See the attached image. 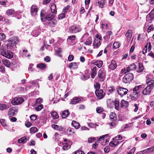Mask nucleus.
<instances>
[{"label":"nucleus","instance_id":"nucleus-1","mask_svg":"<svg viewBox=\"0 0 154 154\" xmlns=\"http://www.w3.org/2000/svg\"><path fill=\"white\" fill-rule=\"evenodd\" d=\"M0 54L2 56L9 58H11L13 57L12 52L10 50H8L6 48H3L1 50Z\"/></svg>","mask_w":154,"mask_h":154},{"label":"nucleus","instance_id":"nucleus-12","mask_svg":"<svg viewBox=\"0 0 154 154\" xmlns=\"http://www.w3.org/2000/svg\"><path fill=\"white\" fill-rule=\"evenodd\" d=\"M132 31L131 30H129L127 31L125 35L127 37V40L128 42H129L132 37Z\"/></svg>","mask_w":154,"mask_h":154},{"label":"nucleus","instance_id":"nucleus-42","mask_svg":"<svg viewBox=\"0 0 154 154\" xmlns=\"http://www.w3.org/2000/svg\"><path fill=\"white\" fill-rule=\"evenodd\" d=\"M39 34V32L38 31L36 30H34L32 32V34L35 37H36Z\"/></svg>","mask_w":154,"mask_h":154},{"label":"nucleus","instance_id":"nucleus-26","mask_svg":"<svg viewBox=\"0 0 154 154\" xmlns=\"http://www.w3.org/2000/svg\"><path fill=\"white\" fill-rule=\"evenodd\" d=\"M52 127L53 128L59 131H62L63 129L62 126H58L56 125H52Z\"/></svg>","mask_w":154,"mask_h":154},{"label":"nucleus","instance_id":"nucleus-60","mask_svg":"<svg viewBox=\"0 0 154 154\" xmlns=\"http://www.w3.org/2000/svg\"><path fill=\"white\" fill-rule=\"evenodd\" d=\"M5 38V36L3 33H0V39L2 40H4Z\"/></svg>","mask_w":154,"mask_h":154},{"label":"nucleus","instance_id":"nucleus-46","mask_svg":"<svg viewBox=\"0 0 154 154\" xmlns=\"http://www.w3.org/2000/svg\"><path fill=\"white\" fill-rule=\"evenodd\" d=\"M65 144L63 147V150H66L69 149L70 147V146H69L67 143H65Z\"/></svg>","mask_w":154,"mask_h":154},{"label":"nucleus","instance_id":"nucleus-49","mask_svg":"<svg viewBox=\"0 0 154 154\" xmlns=\"http://www.w3.org/2000/svg\"><path fill=\"white\" fill-rule=\"evenodd\" d=\"M43 106L42 104H40L35 108L36 110L37 111H39L43 108Z\"/></svg>","mask_w":154,"mask_h":154},{"label":"nucleus","instance_id":"nucleus-63","mask_svg":"<svg viewBox=\"0 0 154 154\" xmlns=\"http://www.w3.org/2000/svg\"><path fill=\"white\" fill-rule=\"evenodd\" d=\"M42 102V100L41 98H39L37 99L36 101V104H39L41 103Z\"/></svg>","mask_w":154,"mask_h":154},{"label":"nucleus","instance_id":"nucleus-24","mask_svg":"<svg viewBox=\"0 0 154 154\" xmlns=\"http://www.w3.org/2000/svg\"><path fill=\"white\" fill-rule=\"evenodd\" d=\"M68 67L69 69H71L72 68L73 69H75L77 68L78 66L77 63L75 62H74L70 63L69 64Z\"/></svg>","mask_w":154,"mask_h":154},{"label":"nucleus","instance_id":"nucleus-21","mask_svg":"<svg viewBox=\"0 0 154 154\" xmlns=\"http://www.w3.org/2000/svg\"><path fill=\"white\" fill-rule=\"evenodd\" d=\"M71 124L72 126L76 129H78L80 127L79 124L75 121H72Z\"/></svg>","mask_w":154,"mask_h":154},{"label":"nucleus","instance_id":"nucleus-38","mask_svg":"<svg viewBox=\"0 0 154 154\" xmlns=\"http://www.w3.org/2000/svg\"><path fill=\"white\" fill-rule=\"evenodd\" d=\"M139 69L137 71V72H141L143 71V64L140 63H139Z\"/></svg>","mask_w":154,"mask_h":154},{"label":"nucleus","instance_id":"nucleus-58","mask_svg":"<svg viewBox=\"0 0 154 154\" xmlns=\"http://www.w3.org/2000/svg\"><path fill=\"white\" fill-rule=\"evenodd\" d=\"M70 6L69 5H67L63 9V11L64 12H66L67 11L69 10Z\"/></svg>","mask_w":154,"mask_h":154},{"label":"nucleus","instance_id":"nucleus-22","mask_svg":"<svg viewBox=\"0 0 154 154\" xmlns=\"http://www.w3.org/2000/svg\"><path fill=\"white\" fill-rule=\"evenodd\" d=\"M56 6L55 5L54 3H52L51 5V10L52 13L55 14L57 13V10L56 9Z\"/></svg>","mask_w":154,"mask_h":154},{"label":"nucleus","instance_id":"nucleus-55","mask_svg":"<svg viewBox=\"0 0 154 154\" xmlns=\"http://www.w3.org/2000/svg\"><path fill=\"white\" fill-rule=\"evenodd\" d=\"M7 106L4 104H0V110H3L5 109Z\"/></svg>","mask_w":154,"mask_h":154},{"label":"nucleus","instance_id":"nucleus-64","mask_svg":"<svg viewBox=\"0 0 154 154\" xmlns=\"http://www.w3.org/2000/svg\"><path fill=\"white\" fill-rule=\"evenodd\" d=\"M122 136L119 135L115 137V138L113 139V140H114V139H116V140H121L122 139Z\"/></svg>","mask_w":154,"mask_h":154},{"label":"nucleus","instance_id":"nucleus-43","mask_svg":"<svg viewBox=\"0 0 154 154\" xmlns=\"http://www.w3.org/2000/svg\"><path fill=\"white\" fill-rule=\"evenodd\" d=\"M38 131V129L37 128L35 127H31L30 129V131L31 133V132H33V133H35L37 132Z\"/></svg>","mask_w":154,"mask_h":154},{"label":"nucleus","instance_id":"nucleus-33","mask_svg":"<svg viewBox=\"0 0 154 154\" xmlns=\"http://www.w3.org/2000/svg\"><path fill=\"white\" fill-rule=\"evenodd\" d=\"M69 114V112L68 110L64 111L62 114V116L63 118H66Z\"/></svg>","mask_w":154,"mask_h":154},{"label":"nucleus","instance_id":"nucleus-4","mask_svg":"<svg viewBox=\"0 0 154 154\" xmlns=\"http://www.w3.org/2000/svg\"><path fill=\"white\" fill-rule=\"evenodd\" d=\"M24 101V99L22 97H16L12 100L11 103L14 105H19Z\"/></svg>","mask_w":154,"mask_h":154},{"label":"nucleus","instance_id":"nucleus-40","mask_svg":"<svg viewBox=\"0 0 154 154\" xmlns=\"http://www.w3.org/2000/svg\"><path fill=\"white\" fill-rule=\"evenodd\" d=\"M140 95V92H137L135 91H133V95L134 97L136 99L138 98V97Z\"/></svg>","mask_w":154,"mask_h":154},{"label":"nucleus","instance_id":"nucleus-62","mask_svg":"<svg viewBox=\"0 0 154 154\" xmlns=\"http://www.w3.org/2000/svg\"><path fill=\"white\" fill-rule=\"evenodd\" d=\"M74 154H84V153L82 151L77 150L75 152Z\"/></svg>","mask_w":154,"mask_h":154},{"label":"nucleus","instance_id":"nucleus-15","mask_svg":"<svg viewBox=\"0 0 154 154\" xmlns=\"http://www.w3.org/2000/svg\"><path fill=\"white\" fill-rule=\"evenodd\" d=\"M117 65L116 63L115 60H111V63L109 65V67L112 70H114L116 68Z\"/></svg>","mask_w":154,"mask_h":154},{"label":"nucleus","instance_id":"nucleus-54","mask_svg":"<svg viewBox=\"0 0 154 154\" xmlns=\"http://www.w3.org/2000/svg\"><path fill=\"white\" fill-rule=\"evenodd\" d=\"M65 17V14L64 13L60 14L58 16V18L59 19H62Z\"/></svg>","mask_w":154,"mask_h":154},{"label":"nucleus","instance_id":"nucleus-18","mask_svg":"<svg viewBox=\"0 0 154 154\" xmlns=\"http://www.w3.org/2000/svg\"><path fill=\"white\" fill-rule=\"evenodd\" d=\"M154 151V146H152L149 148H147L142 151L143 153H148L152 152Z\"/></svg>","mask_w":154,"mask_h":154},{"label":"nucleus","instance_id":"nucleus-28","mask_svg":"<svg viewBox=\"0 0 154 154\" xmlns=\"http://www.w3.org/2000/svg\"><path fill=\"white\" fill-rule=\"evenodd\" d=\"M106 3V0H102L98 2V5L99 7L103 8L104 7V5Z\"/></svg>","mask_w":154,"mask_h":154},{"label":"nucleus","instance_id":"nucleus-25","mask_svg":"<svg viewBox=\"0 0 154 154\" xmlns=\"http://www.w3.org/2000/svg\"><path fill=\"white\" fill-rule=\"evenodd\" d=\"M37 67L42 70L46 69L47 67L46 65L42 63L38 64L37 65Z\"/></svg>","mask_w":154,"mask_h":154},{"label":"nucleus","instance_id":"nucleus-39","mask_svg":"<svg viewBox=\"0 0 154 154\" xmlns=\"http://www.w3.org/2000/svg\"><path fill=\"white\" fill-rule=\"evenodd\" d=\"M108 91L111 93H112L116 91V90L114 87L112 86L109 88Z\"/></svg>","mask_w":154,"mask_h":154},{"label":"nucleus","instance_id":"nucleus-9","mask_svg":"<svg viewBox=\"0 0 154 154\" xmlns=\"http://www.w3.org/2000/svg\"><path fill=\"white\" fill-rule=\"evenodd\" d=\"M106 136H107V134L101 136L99 137L98 140L99 141L101 140H102V141H103L101 143V144L102 145H105L106 143L108 142L107 139L106 138Z\"/></svg>","mask_w":154,"mask_h":154},{"label":"nucleus","instance_id":"nucleus-59","mask_svg":"<svg viewBox=\"0 0 154 154\" xmlns=\"http://www.w3.org/2000/svg\"><path fill=\"white\" fill-rule=\"evenodd\" d=\"M145 46L147 48V47H148V50L149 51H150L151 49V43L150 42H149L148 43H147Z\"/></svg>","mask_w":154,"mask_h":154},{"label":"nucleus","instance_id":"nucleus-27","mask_svg":"<svg viewBox=\"0 0 154 154\" xmlns=\"http://www.w3.org/2000/svg\"><path fill=\"white\" fill-rule=\"evenodd\" d=\"M110 119L112 121H115L117 119V116L114 112H112L109 116Z\"/></svg>","mask_w":154,"mask_h":154},{"label":"nucleus","instance_id":"nucleus-6","mask_svg":"<svg viewBox=\"0 0 154 154\" xmlns=\"http://www.w3.org/2000/svg\"><path fill=\"white\" fill-rule=\"evenodd\" d=\"M81 30L80 27L78 26H72L69 28V32L72 33H75Z\"/></svg>","mask_w":154,"mask_h":154},{"label":"nucleus","instance_id":"nucleus-16","mask_svg":"<svg viewBox=\"0 0 154 154\" xmlns=\"http://www.w3.org/2000/svg\"><path fill=\"white\" fill-rule=\"evenodd\" d=\"M55 17V15L52 13H49L45 17V19L48 21H51L53 20Z\"/></svg>","mask_w":154,"mask_h":154},{"label":"nucleus","instance_id":"nucleus-61","mask_svg":"<svg viewBox=\"0 0 154 154\" xmlns=\"http://www.w3.org/2000/svg\"><path fill=\"white\" fill-rule=\"evenodd\" d=\"M37 117L35 115H33L31 116L30 119L32 121H35Z\"/></svg>","mask_w":154,"mask_h":154},{"label":"nucleus","instance_id":"nucleus-19","mask_svg":"<svg viewBox=\"0 0 154 154\" xmlns=\"http://www.w3.org/2000/svg\"><path fill=\"white\" fill-rule=\"evenodd\" d=\"M2 63L6 67H8L10 66V63L9 60L6 59H4L2 60Z\"/></svg>","mask_w":154,"mask_h":154},{"label":"nucleus","instance_id":"nucleus-45","mask_svg":"<svg viewBox=\"0 0 154 154\" xmlns=\"http://www.w3.org/2000/svg\"><path fill=\"white\" fill-rule=\"evenodd\" d=\"M57 21L55 20H54L50 22V26H51L53 27L57 24Z\"/></svg>","mask_w":154,"mask_h":154},{"label":"nucleus","instance_id":"nucleus-52","mask_svg":"<svg viewBox=\"0 0 154 154\" xmlns=\"http://www.w3.org/2000/svg\"><path fill=\"white\" fill-rule=\"evenodd\" d=\"M0 122L2 126H6V121L4 119H2L0 120Z\"/></svg>","mask_w":154,"mask_h":154},{"label":"nucleus","instance_id":"nucleus-31","mask_svg":"<svg viewBox=\"0 0 154 154\" xmlns=\"http://www.w3.org/2000/svg\"><path fill=\"white\" fill-rule=\"evenodd\" d=\"M8 114L9 116L14 115L15 114L14 110L12 108H10L9 110Z\"/></svg>","mask_w":154,"mask_h":154},{"label":"nucleus","instance_id":"nucleus-20","mask_svg":"<svg viewBox=\"0 0 154 154\" xmlns=\"http://www.w3.org/2000/svg\"><path fill=\"white\" fill-rule=\"evenodd\" d=\"M11 44L13 45H15L19 42L18 38L17 37H14L11 40H10Z\"/></svg>","mask_w":154,"mask_h":154},{"label":"nucleus","instance_id":"nucleus-41","mask_svg":"<svg viewBox=\"0 0 154 154\" xmlns=\"http://www.w3.org/2000/svg\"><path fill=\"white\" fill-rule=\"evenodd\" d=\"M141 88L142 87L141 85H139L135 87L134 88L133 91L140 92V90L141 89Z\"/></svg>","mask_w":154,"mask_h":154},{"label":"nucleus","instance_id":"nucleus-3","mask_svg":"<svg viewBox=\"0 0 154 154\" xmlns=\"http://www.w3.org/2000/svg\"><path fill=\"white\" fill-rule=\"evenodd\" d=\"M134 79V75L131 73H129L126 75L122 79V81L125 83L131 82Z\"/></svg>","mask_w":154,"mask_h":154},{"label":"nucleus","instance_id":"nucleus-5","mask_svg":"<svg viewBox=\"0 0 154 154\" xmlns=\"http://www.w3.org/2000/svg\"><path fill=\"white\" fill-rule=\"evenodd\" d=\"M95 93L96 97L99 99L103 98L105 95V93L102 89L96 90Z\"/></svg>","mask_w":154,"mask_h":154},{"label":"nucleus","instance_id":"nucleus-8","mask_svg":"<svg viewBox=\"0 0 154 154\" xmlns=\"http://www.w3.org/2000/svg\"><path fill=\"white\" fill-rule=\"evenodd\" d=\"M128 91V90L127 89L123 88H120L117 90L118 93L121 96L126 94Z\"/></svg>","mask_w":154,"mask_h":154},{"label":"nucleus","instance_id":"nucleus-57","mask_svg":"<svg viewBox=\"0 0 154 154\" xmlns=\"http://www.w3.org/2000/svg\"><path fill=\"white\" fill-rule=\"evenodd\" d=\"M74 56L73 55H69L68 58V60L69 61H72L74 59Z\"/></svg>","mask_w":154,"mask_h":154},{"label":"nucleus","instance_id":"nucleus-13","mask_svg":"<svg viewBox=\"0 0 154 154\" xmlns=\"http://www.w3.org/2000/svg\"><path fill=\"white\" fill-rule=\"evenodd\" d=\"M81 100V99L78 97H75L71 101L70 103L71 104H75L78 103L79 101Z\"/></svg>","mask_w":154,"mask_h":154},{"label":"nucleus","instance_id":"nucleus-17","mask_svg":"<svg viewBox=\"0 0 154 154\" xmlns=\"http://www.w3.org/2000/svg\"><path fill=\"white\" fill-rule=\"evenodd\" d=\"M97 67L96 66L94 67L91 69V77L94 79L97 74Z\"/></svg>","mask_w":154,"mask_h":154},{"label":"nucleus","instance_id":"nucleus-53","mask_svg":"<svg viewBox=\"0 0 154 154\" xmlns=\"http://www.w3.org/2000/svg\"><path fill=\"white\" fill-rule=\"evenodd\" d=\"M154 28L153 26L152 25H150L147 29V32H149L153 30Z\"/></svg>","mask_w":154,"mask_h":154},{"label":"nucleus","instance_id":"nucleus-23","mask_svg":"<svg viewBox=\"0 0 154 154\" xmlns=\"http://www.w3.org/2000/svg\"><path fill=\"white\" fill-rule=\"evenodd\" d=\"M28 139L26 137H23L19 139L18 142L19 143H25L26 142Z\"/></svg>","mask_w":154,"mask_h":154},{"label":"nucleus","instance_id":"nucleus-2","mask_svg":"<svg viewBox=\"0 0 154 154\" xmlns=\"http://www.w3.org/2000/svg\"><path fill=\"white\" fill-rule=\"evenodd\" d=\"M97 77L101 82H103L105 79L106 71L103 68L100 69L98 71Z\"/></svg>","mask_w":154,"mask_h":154},{"label":"nucleus","instance_id":"nucleus-47","mask_svg":"<svg viewBox=\"0 0 154 154\" xmlns=\"http://www.w3.org/2000/svg\"><path fill=\"white\" fill-rule=\"evenodd\" d=\"M89 77V75H83L82 77L81 78L82 80H87L88 79Z\"/></svg>","mask_w":154,"mask_h":154},{"label":"nucleus","instance_id":"nucleus-48","mask_svg":"<svg viewBox=\"0 0 154 154\" xmlns=\"http://www.w3.org/2000/svg\"><path fill=\"white\" fill-rule=\"evenodd\" d=\"M94 88L96 89V90H99L100 87V84L97 82L94 84Z\"/></svg>","mask_w":154,"mask_h":154},{"label":"nucleus","instance_id":"nucleus-7","mask_svg":"<svg viewBox=\"0 0 154 154\" xmlns=\"http://www.w3.org/2000/svg\"><path fill=\"white\" fill-rule=\"evenodd\" d=\"M38 11V8L37 6L33 5L30 8L31 14L32 16L35 15L37 14Z\"/></svg>","mask_w":154,"mask_h":154},{"label":"nucleus","instance_id":"nucleus-44","mask_svg":"<svg viewBox=\"0 0 154 154\" xmlns=\"http://www.w3.org/2000/svg\"><path fill=\"white\" fill-rule=\"evenodd\" d=\"M119 44V43L118 42H114L113 45V48L114 49L118 48L120 46Z\"/></svg>","mask_w":154,"mask_h":154},{"label":"nucleus","instance_id":"nucleus-36","mask_svg":"<svg viewBox=\"0 0 154 154\" xmlns=\"http://www.w3.org/2000/svg\"><path fill=\"white\" fill-rule=\"evenodd\" d=\"M75 35H72V36H69L67 38V40H70L73 43L75 41Z\"/></svg>","mask_w":154,"mask_h":154},{"label":"nucleus","instance_id":"nucleus-11","mask_svg":"<svg viewBox=\"0 0 154 154\" xmlns=\"http://www.w3.org/2000/svg\"><path fill=\"white\" fill-rule=\"evenodd\" d=\"M101 39V37H100L99 39H95L94 40L93 43L94 48H96L100 46V40Z\"/></svg>","mask_w":154,"mask_h":154},{"label":"nucleus","instance_id":"nucleus-30","mask_svg":"<svg viewBox=\"0 0 154 154\" xmlns=\"http://www.w3.org/2000/svg\"><path fill=\"white\" fill-rule=\"evenodd\" d=\"M14 11L13 9H9L6 11V14L8 16H11L14 14Z\"/></svg>","mask_w":154,"mask_h":154},{"label":"nucleus","instance_id":"nucleus-34","mask_svg":"<svg viewBox=\"0 0 154 154\" xmlns=\"http://www.w3.org/2000/svg\"><path fill=\"white\" fill-rule=\"evenodd\" d=\"M128 102L125 101L124 100H122L121 101V107H125L127 106Z\"/></svg>","mask_w":154,"mask_h":154},{"label":"nucleus","instance_id":"nucleus-51","mask_svg":"<svg viewBox=\"0 0 154 154\" xmlns=\"http://www.w3.org/2000/svg\"><path fill=\"white\" fill-rule=\"evenodd\" d=\"M103 109L101 107H98L96 109V111L97 112L100 113L103 112Z\"/></svg>","mask_w":154,"mask_h":154},{"label":"nucleus","instance_id":"nucleus-50","mask_svg":"<svg viewBox=\"0 0 154 154\" xmlns=\"http://www.w3.org/2000/svg\"><path fill=\"white\" fill-rule=\"evenodd\" d=\"M96 65L98 68H99L101 67L102 66L103 64V62L101 61H99L98 62H96Z\"/></svg>","mask_w":154,"mask_h":154},{"label":"nucleus","instance_id":"nucleus-32","mask_svg":"<svg viewBox=\"0 0 154 154\" xmlns=\"http://www.w3.org/2000/svg\"><path fill=\"white\" fill-rule=\"evenodd\" d=\"M51 114L54 119H55L58 118L59 116L57 115V112L53 111L51 112Z\"/></svg>","mask_w":154,"mask_h":154},{"label":"nucleus","instance_id":"nucleus-37","mask_svg":"<svg viewBox=\"0 0 154 154\" xmlns=\"http://www.w3.org/2000/svg\"><path fill=\"white\" fill-rule=\"evenodd\" d=\"M92 41V40L91 38H88L87 39L84 43L86 45H89L91 44Z\"/></svg>","mask_w":154,"mask_h":154},{"label":"nucleus","instance_id":"nucleus-35","mask_svg":"<svg viewBox=\"0 0 154 154\" xmlns=\"http://www.w3.org/2000/svg\"><path fill=\"white\" fill-rule=\"evenodd\" d=\"M113 105H115V108L117 110H119V102L117 100H115L113 102Z\"/></svg>","mask_w":154,"mask_h":154},{"label":"nucleus","instance_id":"nucleus-56","mask_svg":"<svg viewBox=\"0 0 154 154\" xmlns=\"http://www.w3.org/2000/svg\"><path fill=\"white\" fill-rule=\"evenodd\" d=\"M130 68L131 70H134L136 69V66L135 64L133 63L130 66Z\"/></svg>","mask_w":154,"mask_h":154},{"label":"nucleus","instance_id":"nucleus-14","mask_svg":"<svg viewBox=\"0 0 154 154\" xmlns=\"http://www.w3.org/2000/svg\"><path fill=\"white\" fill-rule=\"evenodd\" d=\"M147 83L149 85L148 86H150L151 88L154 87V78H148L146 80Z\"/></svg>","mask_w":154,"mask_h":154},{"label":"nucleus","instance_id":"nucleus-29","mask_svg":"<svg viewBox=\"0 0 154 154\" xmlns=\"http://www.w3.org/2000/svg\"><path fill=\"white\" fill-rule=\"evenodd\" d=\"M113 100L111 99L107 100L106 103L108 106L110 107H112L113 105Z\"/></svg>","mask_w":154,"mask_h":154},{"label":"nucleus","instance_id":"nucleus-10","mask_svg":"<svg viewBox=\"0 0 154 154\" xmlns=\"http://www.w3.org/2000/svg\"><path fill=\"white\" fill-rule=\"evenodd\" d=\"M152 90L151 88L149 86H147L143 91V94L144 95H149Z\"/></svg>","mask_w":154,"mask_h":154}]
</instances>
